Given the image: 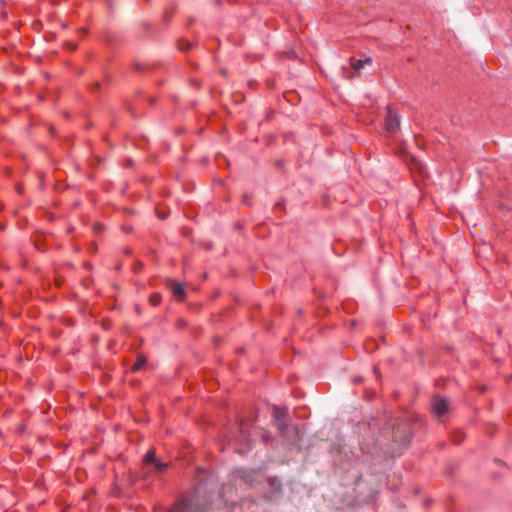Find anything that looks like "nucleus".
<instances>
[{
    "label": "nucleus",
    "instance_id": "nucleus-4",
    "mask_svg": "<svg viewBox=\"0 0 512 512\" xmlns=\"http://www.w3.org/2000/svg\"><path fill=\"white\" fill-rule=\"evenodd\" d=\"M169 286H170L172 294L175 298H177L179 300L184 298V296H185L184 288L180 283L171 282L169 284Z\"/></svg>",
    "mask_w": 512,
    "mask_h": 512
},
{
    "label": "nucleus",
    "instance_id": "nucleus-7",
    "mask_svg": "<svg viewBox=\"0 0 512 512\" xmlns=\"http://www.w3.org/2000/svg\"><path fill=\"white\" fill-rule=\"evenodd\" d=\"M151 300H152L153 304H157L158 303V299H156L154 297Z\"/></svg>",
    "mask_w": 512,
    "mask_h": 512
},
{
    "label": "nucleus",
    "instance_id": "nucleus-2",
    "mask_svg": "<svg viewBox=\"0 0 512 512\" xmlns=\"http://www.w3.org/2000/svg\"><path fill=\"white\" fill-rule=\"evenodd\" d=\"M144 465L149 471H162L165 469L166 465L157 461L154 457V453L149 451L144 458Z\"/></svg>",
    "mask_w": 512,
    "mask_h": 512
},
{
    "label": "nucleus",
    "instance_id": "nucleus-3",
    "mask_svg": "<svg viewBox=\"0 0 512 512\" xmlns=\"http://www.w3.org/2000/svg\"><path fill=\"white\" fill-rule=\"evenodd\" d=\"M398 128H399V119H398L397 115L389 112L386 117V130L389 133H395L398 130Z\"/></svg>",
    "mask_w": 512,
    "mask_h": 512
},
{
    "label": "nucleus",
    "instance_id": "nucleus-1",
    "mask_svg": "<svg viewBox=\"0 0 512 512\" xmlns=\"http://www.w3.org/2000/svg\"><path fill=\"white\" fill-rule=\"evenodd\" d=\"M432 411L437 417L445 415L448 411V402L441 397H435L432 401Z\"/></svg>",
    "mask_w": 512,
    "mask_h": 512
},
{
    "label": "nucleus",
    "instance_id": "nucleus-6",
    "mask_svg": "<svg viewBox=\"0 0 512 512\" xmlns=\"http://www.w3.org/2000/svg\"><path fill=\"white\" fill-rule=\"evenodd\" d=\"M144 362H145V359L140 358V359L137 361V363H135V364L133 365V368H132V369H133L134 371H136V370L140 369V367L144 364Z\"/></svg>",
    "mask_w": 512,
    "mask_h": 512
},
{
    "label": "nucleus",
    "instance_id": "nucleus-5",
    "mask_svg": "<svg viewBox=\"0 0 512 512\" xmlns=\"http://www.w3.org/2000/svg\"><path fill=\"white\" fill-rule=\"evenodd\" d=\"M367 61H363V60H355L352 62V67L355 69V70H359L361 69L362 67H364L365 63Z\"/></svg>",
    "mask_w": 512,
    "mask_h": 512
}]
</instances>
